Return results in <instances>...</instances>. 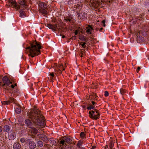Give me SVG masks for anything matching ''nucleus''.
Returning a JSON list of instances; mask_svg holds the SVG:
<instances>
[{
	"instance_id": "20e7f679",
	"label": "nucleus",
	"mask_w": 149,
	"mask_h": 149,
	"mask_svg": "<svg viewBox=\"0 0 149 149\" xmlns=\"http://www.w3.org/2000/svg\"><path fill=\"white\" fill-rule=\"evenodd\" d=\"M8 5L9 7L15 8L16 10H19L20 8V6L17 4V2L15 0H8Z\"/></svg>"
},
{
	"instance_id": "aec40b11",
	"label": "nucleus",
	"mask_w": 149,
	"mask_h": 149,
	"mask_svg": "<svg viewBox=\"0 0 149 149\" xmlns=\"http://www.w3.org/2000/svg\"><path fill=\"white\" fill-rule=\"evenodd\" d=\"M20 16L21 17H25V12L22 10H21L19 11Z\"/></svg>"
},
{
	"instance_id": "7ed1b4c3",
	"label": "nucleus",
	"mask_w": 149,
	"mask_h": 149,
	"mask_svg": "<svg viewBox=\"0 0 149 149\" xmlns=\"http://www.w3.org/2000/svg\"><path fill=\"white\" fill-rule=\"evenodd\" d=\"M72 139L68 136H64L62 138L61 140L59 142V143L62 145L67 146L66 143L71 144Z\"/></svg>"
},
{
	"instance_id": "603ef678",
	"label": "nucleus",
	"mask_w": 149,
	"mask_h": 149,
	"mask_svg": "<svg viewBox=\"0 0 149 149\" xmlns=\"http://www.w3.org/2000/svg\"><path fill=\"white\" fill-rule=\"evenodd\" d=\"M14 82V81H10V84H13V83Z\"/></svg>"
},
{
	"instance_id": "6ab92c4d",
	"label": "nucleus",
	"mask_w": 149,
	"mask_h": 149,
	"mask_svg": "<svg viewBox=\"0 0 149 149\" xmlns=\"http://www.w3.org/2000/svg\"><path fill=\"white\" fill-rule=\"evenodd\" d=\"M79 39L82 41H84L87 42L88 40V38L86 37L83 36L79 38Z\"/></svg>"
},
{
	"instance_id": "37998d69",
	"label": "nucleus",
	"mask_w": 149,
	"mask_h": 149,
	"mask_svg": "<svg viewBox=\"0 0 149 149\" xmlns=\"http://www.w3.org/2000/svg\"><path fill=\"white\" fill-rule=\"evenodd\" d=\"M2 131V127L0 126V134H1V132Z\"/></svg>"
},
{
	"instance_id": "0e129e2a",
	"label": "nucleus",
	"mask_w": 149,
	"mask_h": 149,
	"mask_svg": "<svg viewBox=\"0 0 149 149\" xmlns=\"http://www.w3.org/2000/svg\"><path fill=\"white\" fill-rule=\"evenodd\" d=\"M148 11H149V10H148Z\"/></svg>"
},
{
	"instance_id": "72a5a7b5",
	"label": "nucleus",
	"mask_w": 149,
	"mask_h": 149,
	"mask_svg": "<svg viewBox=\"0 0 149 149\" xmlns=\"http://www.w3.org/2000/svg\"><path fill=\"white\" fill-rule=\"evenodd\" d=\"M85 134L83 132H81L80 133V136L82 138H84L85 137Z\"/></svg>"
},
{
	"instance_id": "680f3d73",
	"label": "nucleus",
	"mask_w": 149,
	"mask_h": 149,
	"mask_svg": "<svg viewBox=\"0 0 149 149\" xmlns=\"http://www.w3.org/2000/svg\"><path fill=\"white\" fill-rule=\"evenodd\" d=\"M103 25L104 27H105V23L103 24Z\"/></svg>"
},
{
	"instance_id": "2f4dec72",
	"label": "nucleus",
	"mask_w": 149,
	"mask_h": 149,
	"mask_svg": "<svg viewBox=\"0 0 149 149\" xmlns=\"http://www.w3.org/2000/svg\"><path fill=\"white\" fill-rule=\"evenodd\" d=\"M86 43L85 42H81V43H80V44H80L82 46V47L83 48H85L86 47Z\"/></svg>"
},
{
	"instance_id": "9d476101",
	"label": "nucleus",
	"mask_w": 149,
	"mask_h": 149,
	"mask_svg": "<svg viewBox=\"0 0 149 149\" xmlns=\"http://www.w3.org/2000/svg\"><path fill=\"white\" fill-rule=\"evenodd\" d=\"M38 6L40 9H47V4L44 2H39L38 4Z\"/></svg>"
},
{
	"instance_id": "473e14b6",
	"label": "nucleus",
	"mask_w": 149,
	"mask_h": 149,
	"mask_svg": "<svg viewBox=\"0 0 149 149\" xmlns=\"http://www.w3.org/2000/svg\"><path fill=\"white\" fill-rule=\"evenodd\" d=\"M26 140L24 138H22L20 139V141L22 143H24L25 142H26Z\"/></svg>"
},
{
	"instance_id": "052dcab7",
	"label": "nucleus",
	"mask_w": 149,
	"mask_h": 149,
	"mask_svg": "<svg viewBox=\"0 0 149 149\" xmlns=\"http://www.w3.org/2000/svg\"><path fill=\"white\" fill-rule=\"evenodd\" d=\"M14 86H17V84L16 83H15L14 84Z\"/></svg>"
},
{
	"instance_id": "2eb2a0df",
	"label": "nucleus",
	"mask_w": 149,
	"mask_h": 149,
	"mask_svg": "<svg viewBox=\"0 0 149 149\" xmlns=\"http://www.w3.org/2000/svg\"><path fill=\"white\" fill-rule=\"evenodd\" d=\"M19 3L21 6H23L25 8L26 7V5L25 4V1L24 0H19Z\"/></svg>"
},
{
	"instance_id": "4d7b16f0",
	"label": "nucleus",
	"mask_w": 149,
	"mask_h": 149,
	"mask_svg": "<svg viewBox=\"0 0 149 149\" xmlns=\"http://www.w3.org/2000/svg\"><path fill=\"white\" fill-rule=\"evenodd\" d=\"M104 147L105 149L108 148V146L107 145H106Z\"/></svg>"
},
{
	"instance_id": "a19ab883",
	"label": "nucleus",
	"mask_w": 149,
	"mask_h": 149,
	"mask_svg": "<svg viewBox=\"0 0 149 149\" xmlns=\"http://www.w3.org/2000/svg\"><path fill=\"white\" fill-rule=\"evenodd\" d=\"M94 110L95 111V113H96L97 114H98V113L99 114V111L98 110L95 109Z\"/></svg>"
},
{
	"instance_id": "864d4df0",
	"label": "nucleus",
	"mask_w": 149,
	"mask_h": 149,
	"mask_svg": "<svg viewBox=\"0 0 149 149\" xmlns=\"http://www.w3.org/2000/svg\"><path fill=\"white\" fill-rule=\"evenodd\" d=\"M96 147L95 146H92V148H91V149H94L96 148Z\"/></svg>"
},
{
	"instance_id": "bf43d9fd",
	"label": "nucleus",
	"mask_w": 149,
	"mask_h": 149,
	"mask_svg": "<svg viewBox=\"0 0 149 149\" xmlns=\"http://www.w3.org/2000/svg\"><path fill=\"white\" fill-rule=\"evenodd\" d=\"M62 38H65V36L64 35H63L62 36Z\"/></svg>"
},
{
	"instance_id": "5701e85b",
	"label": "nucleus",
	"mask_w": 149,
	"mask_h": 149,
	"mask_svg": "<svg viewBox=\"0 0 149 149\" xmlns=\"http://www.w3.org/2000/svg\"><path fill=\"white\" fill-rule=\"evenodd\" d=\"M58 67L59 68V69L61 72L62 71L65 69V68L63 67L62 64H59L58 65Z\"/></svg>"
},
{
	"instance_id": "58836bf2",
	"label": "nucleus",
	"mask_w": 149,
	"mask_h": 149,
	"mask_svg": "<svg viewBox=\"0 0 149 149\" xmlns=\"http://www.w3.org/2000/svg\"><path fill=\"white\" fill-rule=\"evenodd\" d=\"M95 113V110L94 111L92 110V111H89V115H91V114H92V113Z\"/></svg>"
},
{
	"instance_id": "423d86ee",
	"label": "nucleus",
	"mask_w": 149,
	"mask_h": 149,
	"mask_svg": "<svg viewBox=\"0 0 149 149\" xmlns=\"http://www.w3.org/2000/svg\"><path fill=\"white\" fill-rule=\"evenodd\" d=\"M26 143H28V146L30 149H34L36 147L35 143L32 140L29 139H26Z\"/></svg>"
},
{
	"instance_id": "412c9836",
	"label": "nucleus",
	"mask_w": 149,
	"mask_h": 149,
	"mask_svg": "<svg viewBox=\"0 0 149 149\" xmlns=\"http://www.w3.org/2000/svg\"><path fill=\"white\" fill-rule=\"evenodd\" d=\"M31 132L33 133V134H36L38 132V130L35 128L32 127H31Z\"/></svg>"
},
{
	"instance_id": "39448f33",
	"label": "nucleus",
	"mask_w": 149,
	"mask_h": 149,
	"mask_svg": "<svg viewBox=\"0 0 149 149\" xmlns=\"http://www.w3.org/2000/svg\"><path fill=\"white\" fill-rule=\"evenodd\" d=\"M0 84L3 87H6V88L10 84V79L6 76H5L2 78V82H0Z\"/></svg>"
},
{
	"instance_id": "5fc2aeb1",
	"label": "nucleus",
	"mask_w": 149,
	"mask_h": 149,
	"mask_svg": "<svg viewBox=\"0 0 149 149\" xmlns=\"http://www.w3.org/2000/svg\"><path fill=\"white\" fill-rule=\"evenodd\" d=\"M103 29L102 28H101L99 30V31H102V30H103Z\"/></svg>"
},
{
	"instance_id": "79ce46f5",
	"label": "nucleus",
	"mask_w": 149,
	"mask_h": 149,
	"mask_svg": "<svg viewBox=\"0 0 149 149\" xmlns=\"http://www.w3.org/2000/svg\"><path fill=\"white\" fill-rule=\"evenodd\" d=\"M52 144H54V145H55V144H56V141L54 140L52 141Z\"/></svg>"
},
{
	"instance_id": "f03ea898",
	"label": "nucleus",
	"mask_w": 149,
	"mask_h": 149,
	"mask_svg": "<svg viewBox=\"0 0 149 149\" xmlns=\"http://www.w3.org/2000/svg\"><path fill=\"white\" fill-rule=\"evenodd\" d=\"M30 46L25 48L29 52L28 56L33 58L40 54V49L41 48V43L35 40L32 42H30Z\"/></svg>"
},
{
	"instance_id": "4c0bfd02",
	"label": "nucleus",
	"mask_w": 149,
	"mask_h": 149,
	"mask_svg": "<svg viewBox=\"0 0 149 149\" xmlns=\"http://www.w3.org/2000/svg\"><path fill=\"white\" fill-rule=\"evenodd\" d=\"M109 95V93L107 91H105L104 92V96L107 97Z\"/></svg>"
},
{
	"instance_id": "0eeeda50",
	"label": "nucleus",
	"mask_w": 149,
	"mask_h": 149,
	"mask_svg": "<svg viewBox=\"0 0 149 149\" xmlns=\"http://www.w3.org/2000/svg\"><path fill=\"white\" fill-rule=\"evenodd\" d=\"M38 136L39 139L45 141L47 143H48V139L47 137L44 134H39Z\"/></svg>"
},
{
	"instance_id": "393cba45",
	"label": "nucleus",
	"mask_w": 149,
	"mask_h": 149,
	"mask_svg": "<svg viewBox=\"0 0 149 149\" xmlns=\"http://www.w3.org/2000/svg\"><path fill=\"white\" fill-rule=\"evenodd\" d=\"M85 51L84 49H81L80 54V56L81 57L84 56V55L85 54Z\"/></svg>"
},
{
	"instance_id": "ea45409f",
	"label": "nucleus",
	"mask_w": 149,
	"mask_h": 149,
	"mask_svg": "<svg viewBox=\"0 0 149 149\" xmlns=\"http://www.w3.org/2000/svg\"><path fill=\"white\" fill-rule=\"evenodd\" d=\"M2 104L8 105L6 101H4L2 102Z\"/></svg>"
},
{
	"instance_id": "f3484780",
	"label": "nucleus",
	"mask_w": 149,
	"mask_h": 149,
	"mask_svg": "<svg viewBox=\"0 0 149 149\" xmlns=\"http://www.w3.org/2000/svg\"><path fill=\"white\" fill-rule=\"evenodd\" d=\"M3 129L4 131L8 132L10 130V127L8 125H6L4 126Z\"/></svg>"
},
{
	"instance_id": "c03bdc74",
	"label": "nucleus",
	"mask_w": 149,
	"mask_h": 149,
	"mask_svg": "<svg viewBox=\"0 0 149 149\" xmlns=\"http://www.w3.org/2000/svg\"><path fill=\"white\" fill-rule=\"evenodd\" d=\"M140 69H141L140 67H138L137 69L136 70V71H137V72H138L139 71V70H140Z\"/></svg>"
},
{
	"instance_id": "a211bd4d",
	"label": "nucleus",
	"mask_w": 149,
	"mask_h": 149,
	"mask_svg": "<svg viewBox=\"0 0 149 149\" xmlns=\"http://www.w3.org/2000/svg\"><path fill=\"white\" fill-rule=\"evenodd\" d=\"M15 111L16 113L17 114H19L20 113L21 111L20 107L17 106V107L15 108Z\"/></svg>"
},
{
	"instance_id": "4468645a",
	"label": "nucleus",
	"mask_w": 149,
	"mask_h": 149,
	"mask_svg": "<svg viewBox=\"0 0 149 149\" xmlns=\"http://www.w3.org/2000/svg\"><path fill=\"white\" fill-rule=\"evenodd\" d=\"M25 123L27 125L28 127H31L32 123L30 120L29 119H26L25 120Z\"/></svg>"
},
{
	"instance_id": "ddd939ff",
	"label": "nucleus",
	"mask_w": 149,
	"mask_h": 149,
	"mask_svg": "<svg viewBox=\"0 0 149 149\" xmlns=\"http://www.w3.org/2000/svg\"><path fill=\"white\" fill-rule=\"evenodd\" d=\"M72 19V17L71 16H69L65 17L64 18V20L65 22H67L71 21Z\"/></svg>"
},
{
	"instance_id": "f8f14e48",
	"label": "nucleus",
	"mask_w": 149,
	"mask_h": 149,
	"mask_svg": "<svg viewBox=\"0 0 149 149\" xmlns=\"http://www.w3.org/2000/svg\"><path fill=\"white\" fill-rule=\"evenodd\" d=\"M21 146L18 142L15 143L13 145V149H20Z\"/></svg>"
},
{
	"instance_id": "6e6552de",
	"label": "nucleus",
	"mask_w": 149,
	"mask_h": 149,
	"mask_svg": "<svg viewBox=\"0 0 149 149\" xmlns=\"http://www.w3.org/2000/svg\"><path fill=\"white\" fill-rule=\"evenodd\" d=\"M16 135L15 132L12 131L8 133V139L10 140H13L15 137Z\"/></svg>"
},
{
	"instance_id": "9b49d317",
	"label": "nucleus",
	"mask_w": 149,
	"mask_h": 149,
	"mask_svg": "<svg viewBox=\"0 0 149 149\" xmlns=\"http://www.w3.org/2000/svg\"><path fill=\"white\" fill-rule=\"evenodd\" d=\"M47 26L49 29H52L54 31H55L56 28L57 27L56 24L53 25L51 24H47Z\"/></svg>"
},
{
	"instance_id": "e433bc0d",
	"label": "nucleus",
	"mask_w": 149,
	"mask_h": 149,
	"mask_svg": "<svg viewBox=\"0 0 149 149\" xmlns=\"http://www.w3.org/2000/svg\"><path fill=\"white\" fill-rule=\"evenodd\" d=\"M73 147L71 145H68V148L67 149H73Z\"/></svg>"
},
{
	"instance_id": "6e6d98bb",
	"label": "nucleus",
	"mask_w": 149,
	"mask_h": 149,
	"mask_svg": "<svg viewBox=\"0 0 149 149\" xmlns=\"http://www.w3.org/2000/svg\"><path fill=\"white\" fill-rule=\"evenodd\" d=\"M80 148V149H86L84 147H80V148Z\"/></svg>"
},
{
	"instance_id": "a18cd8bd",
	"label": "nucleus",
	"mask_w": 149,
	"mask_h": 149,
	"mask_svg": "<svg viewBox=\"0 0 149 149\" xmlns=\"http://www.w3.org/2000/svg\"><path fill=\"white\" fill-rule=\"evenodd\" d=\"M92 104L94 106H95V104H96V103L95 102H94V101H92Z\"/></svg>"
},
{
	"instance_id": "7c9ffc66",
	"label": "nucleus",
	"mask_w": 149,
	"mask_h": 149,
	"mask_svg": "<svg viewBox=\"0 0 149 149\" xmlns=\"http://www.w3.org/2000/svg\"><path fill=\"white\" fill-rule=\"evenodd\" d=\"M82 142L79 141L78 142L77 144V146L78 148H79L81 147V146L82 145Z\"/></svg>"
},
{
	"instance_id": "13d9d810",
	"label": "nucleus",
	"mask_w": 149,
	"mask_h": 149,
	"mask_svg": "<svg viewBox=\"0 0 149 149\" xmlns=\"http://www.w3.org/2000/svg\"><path fill=\"white\" fill-rule=\"evenodd\" d=\"M82 107L84 109L86 107V106L85 105H83Z\"/></svg>"
},
{
	"instance_id": "c9c22d12",
	"label": "nucleus",
	"mask_w": 149,
	"mask_h": 149,
	"mask_svg": "<svg viewBox=\"0 0 149 149\" xmlns=\"http://www.w3.org/2000/svg\"><path fill=\"white\" fill-rule=\"evenodd\" d=\"M98 6V5L97 4H96L94 2H93L92 3V6L94 7H97Z\"/></svg>"
},
{
	"instance_id": "b1692460",
	"label": "nucleus",
	"mask_w": 149,
	"mask_h": 149,
	"mask_svg": "<svg viewBox=\"0 0 149 149\" xmlns=\"http://www.w3.org/2000/svg\"><path fill=\"white\" fill-rule=\"evenodd\" d=\"M89 27H90L88 29L86 30V32L87 33H89L90 34H91V31L93 29L92 27L90 26H89Z\"/></svg>"
},
{
	"instance_id": "3c124183",
	"label": "nucleus",
	"mask_w": 149,
	"mask_h": 149,
	"mask_svg": "<svg viewBox=\"0 0 149 149\" xmlns=\"http://www.w3.org/2000/svg\"><path fill=\"white\" fill-rule=\"evenodd\" d=\"M105 19L103 20L102 21V23H103V24L105 23Z\"/></svg>"
},
{
	"instance_id": "e2e57ef3",
	"label": "nucleus",
	"mask_w": 149,
	"mask_h": 149,
	"mask_svg": "<svg viewBox=\"0 0 149 149\" xmlns=\"http://www.w3.org/2000/svg\"><path fill=\"white\" fill-rule=\"evenodd\" d=\"M46 145H47V144H44V146H46Z\"/></svg>"
},
{
	"instance_id": "4be33fe9",
	"label": "nucleus",
	"mask_w": 149,
	"mask_h": 149,
	"mask_svg": "<svg viewBox=\"0 0 149 149\" xmlns=\"http://www.w3.org/2000/svg\"><path fill=\"white\" fill-rule=\"evenodd\" d=\"M37 145L38 147H41L43 145V143L42 141L39 140L37 142Z\"/></svg>"
},
{
	"instance_id": "de8ad7c7",
	"label": "nucleus",
	"mask_w": 149,
	"mask_h": 149,
	"mask_svg": "<svg viewBox=\"0 0 149 149\" xmlns=\"http://www.w3.org/2000/svg\"><path fill=\"white\" fill-rule=\"evenodd\" d=\"M77 33H78V32H77V30L75 31L74 32L75 35H77Z\"/></svg>"
},
{
	"instance_id": "dca6fc26",
	"label": "nucleus",
	"mask_w": 149,
	"mask_h": 149,
	"mask_svg": "<svg viewBox=\"0 0 149 149\" xmlns=\"http://www.w3.org/2000/svg\"><path fill=\"white\" fill-rule=\"evenodd\" d=\"M39 10L40 12L42 14L47 15L48 13V12L46 9H39Z\"/></svg>"
},
{
	"instance_id": "c85d7f7f",
	"label": "nucleus",
	"mask_w": 149,
	"mask_h": 149,
	"mask_svg": "<svg viewBox=\"0 0 149 149\" xmlns=\"http://www.w3.org/2000/svg\"><path fill=\"white\" fill-rule=\"evenodd\" d=\"M82 17H81L82 19H86V14L85 13H81Z\"/></svg>"
},
{
	"instance_id": "c756f323",
	"label": "nucleus",
	"mask_w": 149,
	"mask_h": 149,
	"mask_svg": "<svg viewBox=\"0 0 149 149\" xmlns=\"http://www.w3.org/2000/svg\"><path fill=\"white\" fill-rule=\"evenodd\" d=\"M113 142L112 141H111L110 142V144L109 145V147L111 148V149H112V147L113 146Z\"/></svg>"
},
{
	"instance_id": "49530a36",
	"label": "nucleus",
	"mask_w": 149,
	"mask_h": 149,
	"mask_svg": "<svg viewBox=\"0 0 149 149\" xmlns=\"http://www.w3.org/2000/svg\"><path fill=\"white\" fill-rule=\"evenodd\" d=\"M6 101L7 102V103H8V104H10V103H11V102H10L9 99V100H8L7 101Z\"/></svg>"
},
{
	"instance_id": "f704fd0d",
	"label": "nucleus",
	"mask_w": 149,
	"mask_h": 149,
	"mask_svg": "<svg viewBox=\"0 0 149 149\" xmlns=\"http://www.w3.org/2000/svg\"><path fill=\"white\" fill-rule=\"evenodd\" d=\"M49 75L51 76V77H50V78L53 79V78L54 77V73L53 72L50 73L49 74Z\"/></svg>"
},
{
	"instance_id": "cd10ccee",
	"label": "nucleus",
	"mask_w": 149,
	"mask_h": 149,
	"mask_svg": "<svg viewBox=\"0 0 149 149\" xmlns=\"http://www.w3.org/2000/svg\"><path fill=\"white\" fill-rule=\"evenodd\" d=\"M120 94L123 95L126 93V91L123 88H121L120 90Z\"/></svg>"
},
{
	"instance_id": "8fccbe9b",
	"label": "nucleus",
	"mask_w": 149,
	"mask_h": 149,
	"mask_svg": "<svg viewBox=\"0 0 149 149\" xmlns=\"http://www.w3.org/2000/svg\"><path fill=\"white\" fill-rule=\"evenodd\" d=\"M10 87L12 88L13 89L15 86L13 84H12L10 86Z\"/></svg>"
},
{
	"instance_id": "f257e3e1",
	"label": "nucleus",
	"mask_w": 149,
	"mask_h": 149,
	"mask_svg": "<svg viewBox=\"0 0 149 149\" xmlns=\"http://www.w3.org/2000/svg\"><path fill=\"white\" fill-rule=\"evenodd\" d=\"M27 113V116L33 122L36 126L43 127L46 124L43 116L41 111L36 106Z\"/></svg>"
},
{
	"instance_id": "1a4fd4ad",
	"label": "nucleus",
	"mask_w": 149,
	"mask_h": 149,
	"mask_svg": "<svg viewBox=\"0 0 149 149\" xmlns=\"http://www.w3.org/2000/svg\"><path fill=\"white\" fill-rule=\"evenodd\" d=\"M89 116L92 119L96 120L99 118L100 115L99 113L96 114L95 113H94L89 115Z\"/></svg>"
},
{
	"instance_id": "bb28decb",
	"label": "nucleus",
	"mask_w": 149,
	"mask_h": 149,
	"mask_svg": "<svg viewBox=\"0 0 149 149\" xmlns=\"http://www.w3.org/2000/svg\"><path fill=\"white\" fill-rule=\"evenodd\" d=\"M87 108L89 110H91L92 109H93L94 110L95 109V107L92 104H91L89 106H88Z\"/></svg>"
},
{
	"instance_id": "09e8293b",
	"label": "nucleus",
	"mask_w": 149,
	"mask_h": 149,
	"mask_svg": "<svg viewBox=\"0 0 149 149\" xmlns=\"http://www.w3.org/2000/svg\"><path fill=\"white\" fill-rule=\"evenodd\" d=\"M141 38V41H142L143 39V38L142 37H140L138 38V40L140 38Z\"/></svg>"
},
{
	"instance_id": "a878e982",
	"label": "nucleus",
	"mask_w": 149,
	"mask_h": 149,
	"mask_svg": "<svg viewBox=\"0 0 149 149\" xmlns=\"http://www.w3.org/2000/svg\"><path fill=\"white\" fill-rule=\"evenodd\" d=\"M9 99L10 100V101L11 103H13L15 104H16V102H17V101L15 99H14V98H12V97H10L9 98Z\"/></svg>"
}]
</instances>
